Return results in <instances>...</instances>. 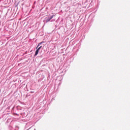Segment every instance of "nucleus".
Instances as JSON below:
<instances>
[{
  "instance_id": "nucleus-10",
  "label": "nucleus",
  "mask_w": 130,
  "mask_h": 130,
  "mask_svg": "<svg viewBox=\"0 0 130 130\" xmlns=\"http://www.w3.org/2000/svg\"><path fill=\"white\" fill-rule=\"evenodd\" d=\"M16 115H19L18 114L15 113Z\"/></svg>"
},
{
  "instance_id": "nucleus-1",
  "label": "nucleus",
  "mask_w": 130,
  "mask_h": 130,
  "mask_svg": "<svg viewBox=\"0 0 130 130\" xmlns=\"http://www.w3.org/2000/svg\"><path fill=\"white\" fill-rule=\"evenodd\" d=\"M36 51H35V55H34V56H37V55H38V53H39V50H40V49H43V48L42 47V46H38L37 45V46L36 47Z\"/></svg>"
},
{
  "instance_id": "nucleus-6",
  "label": "nucleus",
  "mask_w": 130,
  "mask_h": 130,
  "mask_svg": "<svg viewBox=\"0 0 130 130\" xmlns=\"http://www.w3.org/2000/svg\"><path fill=\"white\" fill-rule=\"evenodd\" d=\"M30 93H31V94H32L33 93H35V91H30Z\"/></svg>"
},
{
  "instance_id": "nucleus-3",
  "label": "nucleus",
  "mask_w": 130,
  "mask_h": 130,
  "mask_svg": "<svg viewBox=\"0 0 130 130\" xmlns=\"http://www.w3.org/2000/svg\"><path fill=\"white\" fill-rule=\"evenodd\" d=\"M53 17H54V15H52L48 18H45L46 23H48V22H49V21H50V20H51V19H52Z\"/></svg>"
},
{
  "instance_id": "nucleus-9",
  "label": "nucleus",
  "mask_w": 130,
  "mask_h": 130,
  "mask_svg": "<svg viewBox=\"0 0 130 130\" xmlns=\"http://www.w3.org/2000/svg\"><path fill=\"white\" fill-rule=\"evenodd\" d=\"M12 127L11 126H9V128H12Z\"/></svg>"
},
{
  "instance_id": "nucleus-4",
  "label": "nucleus",
  "mask_w": 130,
  "mask_h": 130,
  "mask_svg": "<svg viewBox=\"0 0 130 130\" xmlns=\"http://www.w3.org/2000/svg\"><path fill=\"white\" fill-rule=\"evenodd\" d=\"M20 114L23 116V117H27L28 116V112L25 111L24 112L21 113Z\"/></svg>"
},
{
  "instance_id": "nucleus-7",
  "label": "nucleus",
  "mask_w": 130,
  "mask_h": 130,
  "mask_svg": "<svg viewBox=\"0 0 130 130\" xmlns=\"http://www.w3.org/2000/svg\"><path fill=\"white\" fill-rule=\"evenodd\" d=\"M53 100H55L54 98H52V100H51V101H53Z\"/></svg>"
},
{
  "instance_id": "nucleus-5",
  "label": "nucleus",
  "mask_w": 130,
  "mask_h": 130,
  "mask_svg": "<svg viewBox=\"0 0 130 130\" xmlns=\"http://www.w3.org/2000/svg\"><path fill=\"white\" fill-rule=\"evenodd\" d=\"M41 44H42V43L40 42L38 44V46H40V45H41Z\"/></svg>"
},
{
  "instance_id": "nucleus-2",
  "label": "nucleus",
  "mask_w": 130,
  "mask_h": 130,
  "mask_svg": "<svg viewBox=\"0 0 130 130\" xmlns=\"http://www.w3.org/2000/svg\"><path fill=\"white\" fill-rule=\"evenodd\" d=\"M71 62H72L71 60H68L64 64V66L65 68H68V69L70 68V66H71Z\"/></svg>"
},
{
  "instance_id": "nucleus-8",
  "label": "nucleus",
  "mask_w": 130,
  "mask_h": 130,
  "mask_svg": "<svg viewBox=\"0 0 130 130\" xmlns=\"http://www.w3.org/2000/svg\"><path fill=\"white\" fill-rule=\"evenodd\" d=\"M42 44L44 43V41H42L41 42Z\"/></svg>"
}]
</instances>
